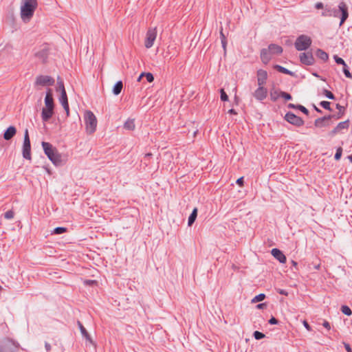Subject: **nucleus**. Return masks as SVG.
Wrapping results in <instances>:
<instances>
[{
  "instance_id": "f257e3e1",
  "label": "nucleus",
  "mask_w": 352,
  "mask_h": 352,
  "mask_svg": "<svg viewBox=\"0 0 352 352\" xmlns=\"http://www.w3.org/2000/svg\"><path fill=\"white\" fill-rule=\"evenodd\" d=\"M41 145L45 154L54 165L59 166L63 164L62 155L56 147L47 142H42Z\"/></svg>"
},
{
  "instance_id": "f03ea898",
  "label": "nucleus",
  "mask_w": 352,
  "mask_h": 352,
  "mask_svg": "<svg viewBox=\"0 0 352 352\" xmlns=\"http://www.w3.org/2000/svg\"><path fill=\"white\" fill-rule=\"evenodd\" d=\"M37 0H22L21 17L23 21H29L37 8Z\"/></svg>"
},
{
  "instance_id": "7ed1b4c3",
  "label": "nucleus",
  "mask_w": 352,
  "mask_h": 352,
  "mask_svg": "<svg viewBox=\"0 0 352 352\" xmlns=\"http://www.w3.org/2000/svg\"><path fill=\"white\" fill-rule=\"evenodd\" d=\"M349 14L348 5L343 1L339 2L338 8H333L332 16L335 18H340V27L342 26V25L349 18Z\"/></svg>"
},
{
  "instance_id": "20e7f679",
  "label": "nucleus",
  "mask_w": 352,
  "mask_h": 352,
  "mask_svg": "<svg viewBox=\"0 0 352 352\" xmlns=\"http://www.w3.org/2000/svg\"><path fill=\"white\" fill-rule=\"evenodd\" d=\"M23 350L20 345L15 341L4 338L0 342V352H16Z\"/></svg>"
},
{
  "instance_id": "39448f33",
  "label": "nucleus",
  "mask_w": 352,
  "mask_h": 352,
  "mask_svg": "<svg viewBox=\"0 0 352 352\" xmlns=\"http://www.w3.org/2000/svg\"><path fill=\"white\" fill-rule=\"evenodd\" d=\"M85 124L88 133L91 134L95 132L97 126V119L91 111H87L85 113Z\"/></svg>"
},
{
  "instance_id": "423d86ee",
  "label": "nucleus",
  "mask_w": 352,
  "mask_h": 352,
  "mask_svg": "<svg viewBox=\"0 0 352 352\" xmlns=\"http://www.w3.org/2000/svg\"><path fill=\"white\" fill-rule=\"evenodd\" d=\"M311 38L305 34H301L297 37L294 46L298 51H303L307 50L311 45Z\"/></svg>"
},
{
  "instance_id": "0eeeda50",
  "label": "nucleus",
  "mask_w": 352,
  "mask_h": 352,
  "mask_svg": "<svg viewBox=\"0 0 352 352\" xmlns=\"http://www.w3.org/2000/svg\"><path fill=\"white\" fill-rule=\"evenodd\" d=\"M23 157L26 160H31V144L28 130L26 129L24 132V140L22 148Z\"/></svg>"
},
{
  "instance_id": "6e6552de",
  "label": "nucleus",
  "mask_w": 352,
  "mask_h": 352,
  "mask_svg": "<svg viewBox=\"0 0 352 352\" xmlns=\"http://www.w3.org/2000/svg\"><path fill=\"white\" fill-rule=\"evenodd\" d=\"M284 118L289 124L298 127L302 126L305 124L304 120L300 117L290 111L285 114Z\"/></svg>"
},
{
  "instance_id": "1a4fd4ad",
  "label": "nucleus",
  "mask_w": 352,
  "mask_h": 352,
  "mask_svg": "<svg viewBox=\"0 0 352 352\" xmlns=\"http://www.w3.org/2000/svg\"><path fill=\"white\" fill-rule=\"evenodd\" d=\"M156 36V28H149L147 30L144 42V45L147 49L151 48L153 45Z\"/></svg>"
},
{
  "instance_id": "9d476101",
  "label": "nucleus",
  "mask_w": 352,
  "mask_h": 352,
  "mask_svg": "<svg viewBox=\"0 0 352 352\" xmlns=\"http://www.w3.org/2000/svg\"><path fill=\"white\" fill-rule=\"evenodd\" d=\"M334 118V116H327L317 118L314 121V126L318 128L327 127L329 126L332 122L331 120Z\"/></svg>"
},
{
  "instance_id": "9b49d317",
  "label": "nucleus",
  "mask_w": 352,
  "mask_h": 352,
  "mask_svg": "<svg viewBox=\"0 0 352 352\" xmlns=\"http://www.w3.org/2000/svg\"><path fill=\"white\" fill-rule=\"evenodd\" d=\"M54 79L50 76L40 75L36 77L35 84L41 86H51L54 84Z\"/></svg>"
},
{
  "instance_id": "f8f14e48",
  "label": "nucleus",
  "mask_w": 352,
  "mask_h": 352,
  "mask_svg": "<svg viewBox=\"0 0 352 352\" xmlns=\"http://www.w3.org/2000/svg\"><path fill=\"white\" fill-rule=\"evenodd\" d=\"M349 127V120H345L338 124V125L329 133L331 137L335 136L338 133H342V130H347Z\"/></svg>"
},
{
  "instance_id": "ddd939ff",
  "label": "nucleus",
  "mask_w": 352,
  "mask_h": 352,
  "mask_svg": "<svg viewBox=\"0 0 352 352\" xmlns=\"http://www.w3.org/2000/svg\"><path fill=\"white\" fill-rule=\"evenodd\" d=\"M300 61L305 65H314L315 60L311 52H303L300 54Z\"/></svg>"
},
{
  "instance_id": "4468645a",
  "label": "nucleus",
  "mask_w": 352,
  "mask_h": 352,
  "mask_svg": "<svg viewBox=\"0 0 352 352\" xmlns=\"http://www.w3.org/2000/svg\"><path fill=\"white\" fill-rule=\"evenodd\" d=\"M253 96L256 100L262 101L265 99L267 96V89L263 86L258 85V87L254 92Z\"/></svg>"
},
{
  "instance_id": "2eb2a0df",
  "label": "nucleus",
  "mask_w": 352,
  "mask_h": 352,
  "mask_svg": "<svg viewBox=\"0 0 352 352\" xmlns=\"http://www.w3.org/2000/svg\"><path fill=\"white\" fill-rule=\"evenodd\" d=\"M272 255L280 263H285L287 258L285 254L278 248H273L271 251Z\"/></svg>"
},
{
  "instance_id": "dca6fc26",
  "label": "nucleus",
  "mask_w": 352,
  "mask_h": 352,
  "mask_svg": "<svg viewBox=\"0 0 352 352\" xmlns=\"http://www.w3.org/2000/svg\"><path fill=\"white\" fill-rule=\"evenodd\" d=\"M267 78V72L263 69L257 71V82L258 85L263 86L266 83Z\"/></svg>"
},
{
  "instance_id": "f3484780",
  "label": "nucleus",
  "mask_w": 352,
  "mask_h": 352,
  "mask_svg": "<svg viewBox=\"0 0 352 352\" xmlns=\"http://www.w3.org/2000/svg\"><path fill=\"white\" fill-rule=\"evenodd\" d=\"M45 108H50L54 109V98L52 96V91L51 89H48L46 96L45 98Z\"/></svg>"
},
{
  "instance_id": "a211bd4d",
  "label": "nucleus",
  "mask_w": 352,
  "mask_h": 352,
  "mask_svg": "<svg viewBox=\"0 0 352 352\" xmlns=\"http://www.w3.org/2000/svg\"><path fill=\"white\" fill-rule=\"evenodd\" d=\"M54 114V109L43 108L41 112V118L43 122H47Z\"/></svg>"
},
{
  "instance_id": "6ab92c4d",
  "label": "nucleus",
  "mask_w": 352,
  "mask_h": 352,
  "mask_svg": "<svg viewBox=\"0 0 352 352\" xmlns=\"http://www.w3.org/2000/svg\"><path fill=\"white\" fill-rule=\"evenodd\" d=\"M16 133V129L14 126H10L3 133V138L6 140H11Z\"/></svg>"
},
{
  "instance_id": "aec40b11",
  "label": "nucleus",
  "mask_w": 352,
  "mask_h": 352,
  "mask_svg": "<svg viewBox=\"0 0 352 352\" xmlns=\"http://www.w3.org/2000/svg\"><path fill=\"white\" fill-rule=\"evenodd\" d=\"M78 327H79V329L80 330L82 336L85 338L86 341L89 342V344H93L94 342H93L90 335L89 334V333L87 332V331L85 328V327L82 325V324L80 321H78Z\"/></svg>"
},
{
  "instance_id": "412c9836",
  "label": "nucleus",
  "mask_w": 352,
  "mask_h": 352,
  "mask_svg": "<svg viewBox=\"0 0 352 352\" xmlns=\"http://www.w3.org/2000/svg\"><path fill=\"white\" fill-rule=\"evenodd\" d=\"M270 52L268 49H262L261 51V59L264 64L268 63L271 59Z\"/></svg>"
},
{
  "instance_id": "4be33fe9",
  "label": "nucleus",
  "mask_w": 352,
  "mask_h": 352,
  "mask_svg": "<svg viewBox=\"0 0 352 352\" xmlns=\"http://www.w3.org/2000/svg\"><path fill=\"white\" fill-rule=\"evenodd\" d=\"M35 56L36 58L40 59L43 63H45L48 57V51L47 49H42L41 50L37 52L35 54Z\"/></svg>"
},
{
  "instance_id": "5701e85b",
  "label": "nucleus",
  "mask_w": 352,
  "mask_h": 352,
  "mask_svg": "<svg viewBox=\"0 0 352 352\" xmlns=\"http://www.w3.org/2000/svg\"><path fill=\"white\" fill-rule=\"evenodd\" d=\"M268 50L270 53L273 54H280L283 52V48L281 46L273 43L269 45Z\"/></svg>"
},
{
  "instance_id": "b1692460",
  "label": "nucleus",
  "mask_w": 352,
  "mask_h": 352,
  "mask_svg": "<svg viewBox=\"0 0 352 352\" xmlns=\"http://www.w3.org/2000/svg\"><path fill=\"white\" fill-rule=\"evenodd\" d=\"M336 109L338 110V113L333 114L332 116H334L333 118L338 120V119H340L341 118H342V116L344 115L345 107L340 105V104H336Z\"/></svg>"
},
{
  "instance_id": "393cba45",
  "label": "nucleus",
  "mask_w": 352,
  "mask_h": 352,
  "mask_svg": "<svg viewBox=\"0 0 352 352\" xmlns=\"http://www.w3.org/2000/svg\"><path fill=\"white\" fill-rule=\"evenodd\" d=\"M274 68L280 73L287 74V75H289L292 76H294V73L293 72H292V71L287 69V68H285L283 66H280L279 65H275L274 66Z\"/></svg>"
},
{
  "instance_id": "a878e982",
  "label": "nucleus",
  "mask_w": 352,
  "mask_h": 352,
  "mask_svg": "<svg viewBox=\"0 0 352 352\" xmlns=\"http://www.w3.org/2000/svg\"><path fill=\"white\" fill-rule=\"evenodd\" d=\"M197 212L198 210L197 208H195L191 214H190L188 219V226H191L194 222L195 221L197 217Z\"/></svg>"
},
{
  "instance_id": "bb28decb",
  "label": "nucleus",
  "mask_w": 352,
  "mask_h": 352,
  "mask_svg": "<svg viewBox=\"0 0 352 352\" xmlns=\"http://www.w3.org/2000/svg\"><path fill=\"white\" fill-rule=\"evenodd\" d=\"M316 56L323 61H327L329 59L328 54L321 49H318L316 52Z\"/></svg>"
},
{
  "instance_id": "cd10ccee",
  "label": "nucleus",
  "mask_w": 352,
  "mask_h": 352,
  "mask_svg": "<svg viewBox=\"0 0 352 352\" xmlns=\"http://www.w3.org/2000/svg\"><path fill=\"white\" fill-rule=\"evenodd\" d=\"M122 88H123L122 81V80L118 81L114 85L113 88V94L116 96L119 95L121 93Z\"/></svg>"
},
{
  "instance_id": "c85d7f7f",
  "label": "nucleus",
  "mask_w": 352,
  "mask_h": 352,
  "mask_svg": "<svg viewBox=\"0 0 352 352\" xmlns=\"http://www.w3.org/2000/svg\"><path fill=\"white\" fill-rule=\"evenodd\" d=\"M280 91L278 89H273L270 91V99L273 102H276L280 97Z\"/></svg>"
},
{
  "instance_id": "c756f323",
  "label": "nucleus",
  "mask_w": 352,
  "mask_h": 352,
  "mask_svg": "<svg viewBox=\"0 0 352 352\" xmlns=\"http://www.w3.org/2000/svg\"><path fill=\"white\" fill-rule=\"evenodd\" d=\"M135 120L134 119H128L124 124V129L130 131H133L135 129Z\"/></svg>"
},
{
  "instance_id": "7c9ffc66",
  "label": "nucleus",
  "mask_w": 352,
  "mask_h": 352,
  "mask_svg": "<svg viewBox=\"0 0 352 352\" xmlns=\"http://www.w3.org/2000/svg\"><path fill=\"white\" fill-rule=\"evenodd\" d=\"M332 12L333 8L330 6L326 5L321 15L324 17H330L332 16Z\"/></svg>"
},
{
  "instance_id": "2f4dec72",
  "label": "nucleus",
  "mask_w": 352,
  "mask_h": 352,
  "mask_svg": "<svg viewBox=\"0 0 352 352\" xmlns=\"http://www.w3.org/2000/svg\"><path fill=\"white\" fill-rule=\"evenodd\" d=\"M59 101L62 104L67 105L68 99L65 89H63V91L60 92V96L59 98Z\"/></svg>"
},
{
  "instance_id": "473e14b6",
  "label": "nucleus",
  "mask_w": 352,
  "mask_h": 352,
  "mask_svg": "<svg viewBox=\"0 0 352 352\" xmlns=\"http://www.w3.org/2000/svg\"><path fill=\"white\" fill-rule=\"evenodd\" d=\"M220 38H221L222 47L223 48V50L226 52V45H227V40H226V36L224 35V34L223 32V28H221V31H220Z\"/></svg>"
},
{
  "instance_id": "72a5a7b5",
  "label": "nucleus",
  "mask_w": 352,
  "mask_h": 352,
  "mask_svg": "<svg viewBox=\"0 0 352 352\" xmlns=\"http://www.w3.org/2000/svg\"><path fill=\"white\" fill-rule=\"evenodd\" d=\"M340 310L344 314H345L348 316H350L352 315V311H351V308L347 305H342L340 308Z\"/></svg>"
},
{
  "instance_id": "f704fd0d",
  "label": "nucleus",
  "mask_w": 352,
  "mask_h": 352,
  "mask_svg": "<svg viewBox=\"0 0 352 352\" xmlns=\"http://www.w3.org/2000/svg\"><path fill=\"white\" fill-rule=\"evenodd\" d=\"M342 66H343L342 72L344 74L345 76L349 78H352V74L349 72V67L346 65V63L344 64V65H342Z\"/></svg>"
},
{
  "instance_id": "c9c22d12",
  "label": "nucleus",
  "mask_w": 352,
  "mask_h": 352,
  "mask_svg": "<svg viewBox=\"0 0 352 352\" xmlns=\"http://www.w3.org/2000/svg\"><path fill=\"white\" fill-rule=\"evenodd\" d=\"M66 231H67V228L65 227H57L54 229L52 234H61L63 233H65Z\"/></svg>"
},
{
  "instance_id": "e433bc0d",
  "label": "nucleus",
  "mask_w": 352,
  "mask_h": 352,
  "mask_svg": "<svg viewBox=\"0 0 352 352\" xmlns=\"http://www.w3.org/2000/svg\"><path fill=\"white\" fill-rule=\"evenodd\" d=\"M265 294H260L257 296H256L252 300V303H254V302H261L262 300H263L265 298Z\"/></svg>"
},
{
  "instance_id": "4c0bfd02",
  "label": "nucleus",
  "mask_w": 352,
  "mask_h": 352,
  "mask_svg": "<svg viewBox=\"0 0 352 352\" xmlns=\"http://www.w3.org/2000/svg\"><path fill=\"white\" fill-rule=\"evenodd\" d=\"M320 106L322 107V108H324V109H327V110H329L330 111H332L330 105H331V102H328V101H321L320 102Z\"/></svg>"
},
{
  "instance_id": "58836bf2",
  "label": "nucleus",
  "mask_w": 352,
  "mask_h": 352,
  "mask_svg": "<svg viewBox=\"0 0 352 352\" xmlns=\"http://www.w3.org/2000/svg\"><path fill=\"white\" fill-rule=\"evenodd\" d=\"M323 94L329 99H331V100H334L335 99V96L334 94L331 92L330 91L327 90V89H323V91H322Z\"/></svg>"
},
{
  "instance_id": "ea45409f",
  "label": "nucleus",
  "mask_w": 352,
  "mask_h": 352,
  "mask_svg": "<svg viewBox=\"0 0 352 352\" xmlns=\"http://www.w3.org/2000/svg\"><path fill=\"white\" fill-rule=\"evenodd\" d=\"M342 153V147H338L336 150L334 158L336 160H339L341 158Z\"/></svg>"
},
{
  "instance_id": "a19ab883",
  "label": "nucleus",
  "mask_w": 352,
  "mask_h": 352,
  "mask_svg": "<svg viewBox=\"0 0 352 352\" xmlns=\"http://www.w3.org/2000/svg\"><path fill=\"white\" fill-rule=\"evenodd\" d=\"M254 337L256 340H261L265 337V334L258 331H255L254 332Z\"/></svg>"
},
{
  "instance_id": "79ce46f5",
  "label": "nucleus",
  "mask_w": 352,
  "mask_h": 352,
  "mask_svg": "<svg viewBox=\"0 0 352 352\" xmlns=\"http://www.w3.org/2000/svg\"><path fill=\"white\" fill-rule=\"evenodd\" d=\"M14 213L12 210H8L5 214H4V217L5 219H12L14 218Z\"/></svg>"
},
{
  "instance_id": "37998d69",
  "label": "nucleus",
  "mask_w": 352,
  "mask_h": 352,
  "mask_svg": "<svg viewBox=\"0 0 352 352\" xmlns=\"http://www.w3.org/2000/svg\"><path fill=\"white\" fill-rule=\"evenodd\" d=\"M333 58L335 60V62L338 65H344V64L346 63L343 58L339 57L337 55H334Z\"/></svg>"
},
{
  "instance_id": "c03bdc74",
  "label": "nucleus",
  "mask_w": 352,
  "mask_h": 352,
  "mask_svg": "<svg viewBox=\"0 0 352 352\" xmlns=\"http://www.w3.org/2000/svg\"><path fill=\"white\" fill-rule=\"evenodd\" d=\"M280 97L283 98L285 100H290L292 99L291 94L285 91H280Z\"/></svg>"
},
{
  "instance_id": "a18cd8bd",
  "label": "nucleus",
  "mask_w": 352,
  "mask_h": 352,
  "mask_svg": "<svg viewBox=\"0 0 352 352\" xmlns=\"http://www.w3.org/2000/svg\"><path fill=\"white\" fill-rule=\"evenodd\" d=\"M220 94H221V100L222 101H228V96L225 92L223 89H221Z\"/></svg>"
},
{
  "instance_id": "49530a36",
  "label": "nucleus",
  "mask_w": 352,
  "mask_h": 352,
  "mask_svg": "<svg viewBox=\"0 0 352 352\" xmlns=\"http://www.w3.org/2000/svg\"><path fill=\"white\" fill-rule=\"evenodd\" d=\"M63 89H65L63 81L58 79L57 82V90H60V92H62L63 91Z\"/></svg>"
},
{
  "instance_id": "de8ad7c7",
  "label": "nucleus",
  "mask_w": 352,
  "mask_h": 352,
  "mask_svg": "<svg viewBox=\"0 0 352 352\" xmlns=\"http://www.w3.org/2000/svg\"><path fill=\"white\" fill-rule=\"evenodd\" d=\"M145 77L148 82H152L154 80V76L150 72L145 73Z\"/></svg>"
},
{
  "instance_id": "09e8293b",
  "label": "nucleus",
  "mask_w": 352,
  "mask_h": 352,
  "mask_svg": "<svg viewBox=\"0 0 352 352\" xmlns=\"http://www.w3.org/2000/svg\"><path fill=\"white\" fill-rule=\"evenodd\" d=\"M297 109L300 110L301 112H302L305 115H308L309 114V110L306 107H305L304 106H302L301 104H298V109Z\"/></svg>"
},
{
  "instance_id": "8fccbe9b",
  "label": "nucleus",
  "mask_w": 352,
  "mask_h": 352,
  "mask_svg": "<svg viewBox=\"0 0 352 352\" xmlns=\"http://www.w3.org/2000/svg\"><path fill=\"white\" fill-rule=\"evenodd\" d=\"M324 4L322 3V2H317L316 4H315V8L317 9V10H320V9H323L324 8Z\"/></svg>"
},
{
  "instance_id": "3c124183",
  "label": "nucleus",
  "mask_w": 352,
  "mask_h": 352,
  "mask_svg": "<svg viewBox=\"0 0 352 352\" xmlns=\"http://www.w3.org/2000/svg\"><path fill=\"white\" fill-rule=\"evenodd\" d=\"M268 322H269L270 324H278V322H278V320L276 318H275L274 317H272V318L269 320Z\"/></svg>"
},
{
  "instance_id": "603ef678",
  "label": "nucleus",
  "mask_w": 352,
  "mask_h": 352,
  "mask_svg": "<svg viewBox=\"0 0 352 352\" xmlns=\"http://www.w3.org/2000/svg\"><path fill=\"white\" fill-rule=\"evenodd\" d=\"M311 265H313V268L316 270H319L320 268V263H312Z\"/></svg>"
},
{
  "instance_id": "864d4df0",
  "label": "nucleus",
  "mask_w": 352,
  "mask_h": 352,
  "mask_svg": "<svg viewBox=\"0 0 352 352\" xmlns=\"http://www.w3.org/2000/svg\"><path fill=\"white\" fill-rule=\"evenodd\" d=\"M322 326L327 330H330L331 329L330 323L328 321L324 320L322 323Z\"/></svg>"
},
{
  "instance_id": "5fc2aeb1",
  "label": "nucleus",
  "mask_w": 352,
  "mask_h": 352,
  "mask_svg": "<svg viewBox=\"0 0 352 352\" xmlns=\"http://www.w3.org/2000/svg\"><path fill=\"white\" fill-rule=\"evenodd\" d=\"M243 182H244V179H243V177H241L240 178H239L237 180H236V184L240 186H242L243 185Z\"/></svg>"
},
{
  "instance_id": "6e6d98bb",
  "label": "nucleus",
  "mask_w": 352,
  "mask_h": 352,
  "mask_svg": "<svg viewBox=\"0 0 352 352\" xmlns=\"http://www.w3.org/2000/svg\"><path fill=\"white\" fill-rule=\"evenodd\" d=\"M64 109L66 111V113H67V116H69V103H67V105H65V104H62Z\"/></svg>"
},
{
  "instance_id": "4d7b16f0",
  "label": "nucleus",
  "mask_w": 352,
  "mask_h": 352,
  "mask_svg": "<svg viewBox=\"0 0 352 352\" xmlns=\"http://www.w3.org/2000/svg\"><path fill=\"white\" fill-rule=\"evenodd\" d=\"M266 307H267L266 303H260L256 305V308L258 309L265 308Z\"/></svg>"
},
{
  "instance_id": "13d9d810",
  "label": "nucleus",
  "mask_w": 352,
  "mask_h": 352,
  "mask_svg": "<svg viewBox=\"0 0 352 352\" xmlns=\"http://www.w3.org/2000/svg\"><path fill=\"white\" fill-rule=\"evenodd\" d=\"M303 325L308 331H311V327L306 320L303 321Z\"/></svg>"
},
{
  "instance_id": "bf43d9fd",
  "label": "nucleus",
  "mask_w": 352,
  "mask_h": 352,
  "mask_svg": "<svg viewBox=\"0 0 352 352\" xmlns=\"http://www.w3.org/2000/svg\"><path fill=\"white\" fill-rule=\"evenodd\" d=\"M287 107L289 108V109H298V104H292V103H289L287 105Z\"/></svg>"
},
{
  "instance_id": "052dcab7",
  "label": "nucleus",
  "mask_w": 352,
  "mask_h": 352,
  "mask_svg": "<svg viewBox=\"0 0 352 352\" xmlns=\"http://www.w3.org/2000/svg\"><path fill=\"white\" fill-rule=\"evenodd\" d=\"M345 349L347 352H352L351 348L349 344L344 343Z\"/></svg>"
},
{
  "instance_id": "680f3d73",
  "label": "nucleus",
  "mask_w": 352,
  "mask_h": 352,
  "mask_svg": "<svg viewBox=\"0 0 352 352\" xmlns=\"http://www.w3.org/2000/svg\"><path fill=\"white\" fill-rule=\"evenodd\" d=\"M280 294H282V295H285V296H287V292L284 290V289H278V292Z\"/></svg>"
},
{
  "instance_id": "e2e57ef3",
  "label": "nucleus",
  "mask_w": 352,
  "mask_h": 352,
  "mask_svg": "<svg viewBox=\"0 0 352 352\" xmlns=\"http://www.w3.org/2000/svg\"><path fill=\"white\" fill-rule=\"evenodd\" d=\"M45 349H46L47 351H50V350H51V346H50V344L49 343L45 342Z\"/></svg>"
},
{
  "instance_id": "0e129e2a",
  "label": "nucleus",
  "mask_w": 352,
  "mask_h": 352,
  "mask_svg": "<svg viewBox=\"0 0 352 352\" xmlns=\"http://www.w3.org/2000/svg\"><path fill=\"white\" fill-rule=\"evenodd\" d=\"M228 113H230V114H234V115L237 114L236 111L234 109H230L228 111Z\"/></svg>"
},
{
  "instance_id": "69168bd1",
  "label": "nucleus",
  "mask_w": 352,
  "mask_h": 352,
  "mask_svg": "<svg viewBox=\"0 0 352 352\" xmlns=\"http://www.w3.org/2000/svg\"><path fill=\"white\" fill-rule=\"evenodd\" d=\"M145 76V72H142L140 76L138 78V81L140 82L141 80V79L142 78V77Z\"/></svg>"
},
{
  "instance_id": "338daca9",
  "label": "nucleus",
  "mask_w": 352,
  "mask_h": 352,
  "mask_svg": "<svg viewBox=\"0 0 352 352\" xmlns=\"http://www.w3.org/2000/svg\"><path fill=\"white\" fill-rule=\"evenodd\" d=\"M43 168L46 170V172L49 174V175H51L52 174V172L50 170V169L47 167V166H43Z\"/></svg>"
},
{
  "instance_id": "774afa93",
  "label": "nucleus",
  "mask_w": 352,
  "mask_h": 352,
  "mask_svg": "<svg viewBox=\"0 0 352 352\" xmlns=\"http://www.w3.org/2000/svg\"><path fill=\"white\" fill-rule=\"evenodd\" d=\"M314 108L315 111H316L318 113H321L322 112V110L320 109L319 108H318L316 105H314Z\"/></svg>"
}]
</instances>
